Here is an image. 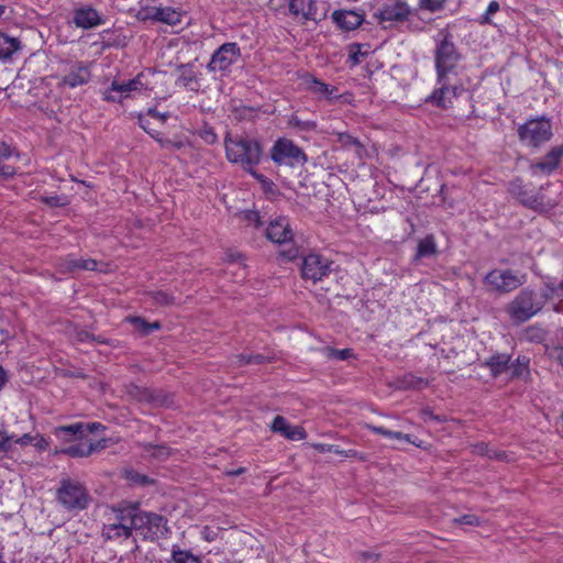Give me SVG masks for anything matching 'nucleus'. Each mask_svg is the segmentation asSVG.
<instances>
[{"mask_svg": "<svg viewBox=\"0 0 563 563\" xmlns=\"http://www.w3.org/2000/svg\"><path fill=\"white\" fill-rule=\"evenodd\" d=\"M104 430V427L99 422H76L68 426H59L54 429V434L57 439L65 443L78 441L76 444H70L56 453L65 454L70 457H87L96 451L106 448V440L92 442L88 439L89 434Z\"/></svg>", "mask_w": 563, "mask_h": 563, "instance_id": "1", "label": "nucleus"}, {"mask_svg": "<svg viewBox=\"0 0 563 563\" xmlns=\"http://www.w3.org/2000/svg\"><path fill=\"white\" fill-rule=\"evenodd\" d=\"M224 147L228 161L240 165L247 173L261 163L263 148L256 139L227 133Z\"/></svg>", "mask_w": 563, "mask_h": 563, "instance_id": "2", "label": "nucleus"}, {"mask_svg": "<svg viewBox=\"0 0 563 563\" xmlns=\"http://www.w3.org/2000/svg\"><path fill=\"white\" fill-rule=\"evenodd\" d=\"M137 504L112 506L104 514L102 537L106 540L129 539L135 529Z\"/></svg>", "mask_w": 563, "mask_h": 563, "instance_id": "3", "label": "nucleus"}, {"mask_svg": "<svg viewBox=\"0 0 563 563\" xmlns=\"http://www.w3.org/2000/svg\"><path fill=\"white\" fill-rule=\"evenodd\" d=\"M56 499L68 511L82 510L88 506L89 494L80 482L64 477L56 490Z\"/></svg>", "mask_w": 563, "mask_h": 563, "instance_id": "4", "label": "nucleus"}, {"mask_svg": "<svg viewBox=\"0 0 563 563\" xmlns=\"http://www.w3.org/2000/svg\"><path fill=\"white\" fill-rule=\"evenodd\" d=\"M508 190L522 206L538 212H548L556 205L554 200L547 198L540 191L532 194L530 186L519 178L510 181Z\"/></svg>", "mask_w": 563, "mask_h": 563, "instance_id": "5", "label": "nucleus"}, {"mask_svg": "<svg viewBox=\"0 0 563 563\" xmlns=\"http://www.w3.org/2000/svg\"><path fill=\"white\" fill-rule=\"evenodd\" d=\"M483 283L489 291L508 294L526 283V274L512 269H493L485 275Z\"/></svg>", "mask_w": 563, "mask_h": 563, "instance_id": "6", "label": "nucleus"}, {"mask_svg": "<svg viewBox=\"0 0 563 563\" xmlns=\"http://www.w3.org/2000/svg\"><path fill=\"white\" fill-rule=\"evenodd\" d=\"M543 307V301L530 289H522L509 303L507 312L518 321L525 322L537 314Z\"/></svg>", "mask_w": 563, "mask_h": 563, "instance_id": "7", "label": "nucleus"}, {"mask_svg": "<svg viewBox=\"0 0 563 563\" xmlns=\"http://www.w3.org/2000/svg\"><path fill=\"white\" fill-rule=\"evenodd\" d=\"M439 35H442V38L435 48V68L438 77L442 80L444 75H450L455 68L460 55L450 33L442 31Z\"/></svg>", "mask_w": 563, "mask_h": 563, "instance_id": "8", "label": "nucleus"}, {"mask_svg": "<svg viewBox=\"0 0 563 563\" xmlns=\"http://www.w3.org/2000/svg\"><path fill=\"white\" fill-rule=\"evenodd\" d=\"M271 158L277 165L295 166L305 164L307 156L291 140L278 139L271 148Z\"/></svg>", "mask_w": 563, "mask_h": 563, "instance_id": "9", "label": "nucleus"}, {"mask_svg": "<svg viewBox=\"0 0 563 563\" xmlns=\"http://www.w3.org/2000/svg\"><path fill=\"white\" fill-rule=\"evenodd\" d=\"M332 265L333 262L328 257L318 253H309L303 256L301 262V277L316 284L332 273Z\"/></svg>", "mask_w": 563, "mask_h": 563, "instance_id": "10", "label": "nucleus"}, {"mask_svg": "<svg viewBox=\"0 0 563 563\" xmlns=\"http://www.w3.org/2000/svg\"><path fill=\"white\" fill-rule=\"evenodd\" d=\"M134 530L144 539L155 540L164 536L166 519L158 514L141 511L137 507Z\"/></svg>", "mask_w": 563, "mask_h": 563, "instance_id": "11", "label": "nucleus"}, {"mask_svg": "<svg viewBox=\"0 0 563 563\" xmlns=\"http://www.w3.org/2000/svg\"><path fill=\"white\" fill-rule=\"evenodd\" d=\"M518 134L521 142L528 146L538 147L550 140L552 135L551 124L548 120L543 119L530 120L519 126Z\"/></svg>", "mask_w": 563, "mask_h": 563, "instance_id": "12", "label": "nucleus"}, {"mask_svg": "<svg viewBox=\"0 0 563 563\" xmlns=\"http://www.w3.org/2000/svg\"><path fill=\"white\" fill-rule=\"evenodd\" d=\"M140 21H155L168 25H177L181 23L183 14L170 7H144L136 14Z\"/></svg>", "mask_w": 563, "mask_h": 563, "instance_id": "13", "label": "nucleus"}, {"mask_svg": "<svg viewBox=\"0 0 563 563\" xmlns=\"http://www.w3.org/2000/svg\"><path fill=\"white\" fill-rule=\"evenodd\" d=\"M240 55V47L236 43H224L212 54L207 67L210 71H225L238 60Z\"/></svg>", "mask_w": 563, "mask_h": 563, "instance_id": "14", "label": "nucleus"}, {"mask_svg": "<svg viewBox=\"0 0 563 563\" xmlns=\"http://www.w3.org/2000/svg\"><path fill=\"white\" fill-rule=\"evenodd\" d=\"M438 84L439 87L432 92L429 100L444 109L452 104L454 98L465 91L462 86H457L451 81L450 75H444L442 80L438 77Z\"/></svg>", "mask_w": 563, "mask_h": 563, "instance_id": "15", "label": "nucleus"}, {"mask_svg": "<svg viewBox=\"0 0 563 563\" xmlns=\"http://www.w3.org/2000/svg\"><path fill=\"white\" fill-rule=\"evenodd\" d=\"M143 78V74H139L135 78L126 82L112 81L111 87L103 92L104 100L120 102L122 98L128 97L132 91L142 90L145 88Z\"/></svg>", "mask_w": 563, "mask_h": 563, "instance_id": "16", "label": "nucleus"}, {"mask_svg": "<svg viewBox=\"0 0 563 563\" xmlns=\"http://www.w3.org/2000/svg\"><path fill=\"white\" fill-rule=\"evenodd\" d=\"M409 15V7L401 0H386L377 13L380 23L404 22Z\"/></svg>", "mask_w": 563, "mask_h": 563, "instance_id": "17", "label": "nucleus"}, {"mask_svg": "<svg viewBox=\"0 0 563 563\" xmlns=\"http://www.w3.org/2000/svg\"><path fill=\"white\" fill-rule=\"evenodd\" d=\"M266 238L275 244L287 245L292 242V231L289 220L278 217L272 220L265 231Z\"/></svg>", "mask_w": 563, "mask_h": 563, "instance_id": "18", "label": "nucleus"}, {"mask_svg": "<svg viewBox=\"0 0 563 563\" xmlns=\"http://www.w3.org/2000/svg\"><path fill=\"white\" fill-rule=\"evenodd\" d=\"M288 8L290 14L302 22H317L324 18V14L319 13L316 0H289Z\"/></svg>", "mask_w": 563, "mask_h": 563, "instance_id": "19", "label": "nucleus"}, {"mask_svg": "<svg viewBox=\"0 0 563 563\" xmlns=\"http://www.w3.org/2000/svg\"><path fill=\"white\" fill-rule=\"evenodd\" d=\"M271 429L273 432L279 433L291 441L303 440L307 437V432L302 427L290 424L283 416L274 418Z\"/></svg>", "mask_w": 563, "mask_h": 563, "instance_id": "20", "label": "nucleus"}, {"mask_svg": "<svg viewBox=\"0 0 563 563\" xmlns=\"http://www.w3.org/2000/svg\"><path fill=\"white\" fill-rule=\"evenodd\" d=\"M563 155V146L553 147L544 157V159L537 162L530 166L531 174L537 176L539 174L549 175L559 166L560 159Z\"/></svg>", "mask_w": 563, "mask_h": 563, "instance_id": "21", "label": "nucleus"}, {"mask_svg": "<svg viewBox=\"0 0 563 563\" xmlns=\"http://www.w3.org/2000/svg\"><path fill=\"white\" fill-rule=\"evenodd\" d=\"M91 78L90 70L87 65L77 63L71 66L70 70L62 78L60 85L69 88L86 85Z\"/></svg>", "mask_w": 563, "mask_h": 563, "instance_id": "22", "label": "nucleus"}, {"mask_svg": "<svg viewBox=\"0 0 563 563\" xmlns=\"http://www.w3.org/2000/svg\"><path fill=\"white\" fill-rule=\"evenodd\" d=\"M102 264L93 258H75L68 256L60 263V272L74 273L77 271L103 272Z\"/></svg>", "mask_w": 563, "mask_h": 563, "instance_id": "23", "label": "nucleus"}, {"mask_svg": "<svg viewBox=\"0 0 563 563\" xmlns=\"http://www.w3.org/2000/svg\"><path fill=\"white\" fill-rule=\"evenodd\" d=\"M74 23L77 27L88 30L102 24L103 19L96 9L87 5L75 10Z\"/></svg>", "mask_w": 563, "mask_h": 563, "instance_id": "24", "label": "nucleus"}, {"mask_svg": "<svg viewBox=\"0 0 563 563\" xmlns=\"http://www.w3.org/2000/svg\"><path fill=\"white\" fill-rule=\"evenodd\" d=\"M335 24L344 31L357 29L364 21V15L354 10H336L332 13Z\"/></svg>", "mask_w": 563, "mask_h": 563, "instance_id": "25", "label": "nucleus"}, {"mask_svg": "<svg viewBox=\"0 0 563 563\" xmlns=\"http://www.w3.org/2000/svg\"><path fill=\"white\" fill-rule=\"evenodd\" d=\"M12 150L5 143H0V177L8 179L15 175V166L10 163L12 158Z\"/></svg>", "mask_w": 563, "mask_h": 563, "instance_id": "26", "label": "nucleus"}, {"mask_svg": "<svg viewBox=\"0 0 563 563\" xmlns=\"http://www.w3.org/2000/svg\"><path fill=\"white\" fill-rule=\"evenodd\" d=\"M179 76L176 84L187 88L190 91L199 90V82L195 71L189 64L180 65L178 67Z\"/></svg>", "mask_w": 563, "mask_h": 563, "instance_id": "27", "label": "nucleus"}, {"mask_svg": "<svg viewBox=\"0 0 563 563\" xmlns=\"http://www.w3.org/2000/svg\"><path fill=\"white\" fill-rule=\"evenodd\" d=\"M510 363V355L508 354H496L490 356L485 365L490 369L494 377L499 376L503 373L508 372Z\"/></svg>", "mask_w": 563, "mask_h": 563, "instance_id": "28", "label": "nucleus"}, {"mask_svg": "<svg viewBox=\"0 0 563 563\" xmlns=\"http://www.w3.org/2000/svg\"><path fill=\"white\" fill-rule=\"evenodd\" d=\"M21 43L15 37H10L7 34L0 32V60H7L19 51Z\"/></svg>", "mask_w": 563, "mask_h": 563, "instance_id": "29", "label": "nucleus"}, {"mask_svg": "<svg viewBox=\"0 0 563 563\" xmlns=\"http://www.w3.org/2000/svg\"><path fill=\"white\" fill-rule=\"evenodd\" d=\"M336 136V142L341 144V146L345 150L354 148V152L358 158H362L365 147L360 142L358 139L352 136L346 132H336L334 133Z\"/></svg>", "mask_w": 563, "mask_h": 563, "instance_id": "30", "label": "nucleus"}, {"mask_svg": "<svg viewBox=\"0 0 563 563\" xmlns=\"http://www.w3.org/2000/svg\"><path fill=\"white\" fill-rule=\"evenodd\" d=\"M347 49V63H350L351 66H356L361 64L362 60L372 53L369 44L353 43L349 45Z\"/></svg>", "mask_w": 563, "mask_h": 563, "instance_id": "31", "label": "nucleus"}, {"mask_svg": "<svg viewBox=\"0 0 563 563\" xmlns=\"http://www.w3.org/2000/svg\"><path fill=\"white\" fill-rule=\"evenodd\" d=\"M438 253L437 243L433 235H427L418 242L415 258L431 257Z\"/></svg>", "mask_w": 563, "mask_h": 563, "instance_id": "32", "label": "nucleus"}, {"mask_svg": "<svg viewBox=\"0 0 563 563\" xmlns=\"http://www.w3.org/2000/svg\"><path fill=\"white\" fill-rule=\"evenodd\" d=\"M143 452L157 461H165L170 455V449L165 444L142 443Z\"/></svg>", "mask_w": 563, "mask_h": 563, "instance_id": "33", "label": "nucleus"}, {"mask_svg": "<svg viewBox=\"0 0 563 563\" xmlns=\"http://www.w3.org/2000/svg\"><path fill=\"white\" fill-rule=\"evenodd\" d=\"M136 331H139L142 335H148L153 331L161 329V323L155 322H147L145 319L141 317H130L126 319Z\"/></svg>", "mask_w": 563, "mask_h": 563, "instance_id": "34", "label": "nucleus"}, {"mask_svg": "<svg viewBox=\"0 0 563 563\" xmlns=\"http://www.w3.org/2000/svg\"><path fill=\"white\" fill-rule=\"evenodd\" d=\"M510 378H518L529 373V358L526 356L518 357L515 362L509 363L508 367Z\"/></svg>", "mask_w": 563, "mask_h": 563, "instance_id": "35", "label": "nucleus"}, {"mask_svg": "<svg viewBox=\"0 0 563 563\" xmlns=\"http://www.w3.org/2000/svg\"><path fill=\"white\" fill-rule=\"evenodd\" d=\"M365 428L371 430L372 432H374L376 434H380V435H384L386 438H391V439H396V440H404V441L413 443V441H411L409 434H406V433H402V432H399V431H391V430H388L386 428L377 427V426H374V424H371V423H366Z\"/></svg>", "mask_w": 563, "mask_h": 563, "instance_id": "36", "label": "nucleus"}, {"mask_svg": "<svg viewBox=\"0 0 563 563\" xmlns=\"http://www.w3.org/2000/svg\"><path fill=\"white\" fill-rule=\"evenodd\" d=\"M307 88L313 93L322 95V96H331L334 91L333 88H330L329 85L318 80L317 78H309L307 81Z\"/></svg>", "mask_w": 563, "mask_h": 563, "instance_id": "37", "label": "nucleus"}, {"mask_svg": "<svg viewBox=\"0 0 563 563\" xmlns=\"http://www.w3.org/2000/svg\"><path fill=\"white\" fill-rule=\"evenodd\" d=\"M545 332L539 327H528L522 333V340L540 343L544 340Z\"/></svg>", "mask_w": 563, "mask_h": 563, "instance_id": "38", "label": "nucleus"}, {"mask_svg": "<svg viewBox=\"0 0 563 563\" xmlns=\"http://www.w3.org/2000/svg\"><path fill=\"white\" fill-rule=\"evenodd\" d=\"M324 354L328 358L345 361L353 356V350L352 349L336 350L333 347H325Z\"/></svg>", "mask_w": 563, "mask_h": 563, "instance_id": "39", "label": "nucleus"}, {"mask_svg": "<svg viewBox=\"0 0 563 563\" xmlns=\"http://www.w3.org/2000/svg\"><path fill=\"white\" fill-rule=\"evenodd\" d=\"M152 300L161 306H169L174 303V297L166 291L157 290L148 294Z\"/></svg>", "mask_w": 563, "mask_h": 563, "instance_id": "40", "label": "nucleus"}, {"mask_svg": "<svg viewBox=\"0 0 563 563\" xmlns=\"http://www.w3.org/2000/svg\"><path fill=\"white\" fill-rule=\"evenodd\" d=\"M402 385L406 388L419 389L428 385V382L421 377H417L412 374H408L402 379Z\"/></svg>", "mask_w": 563, "mask_h": 563, "instance_id": "41", "label": "nucleus"}, {"mask_svg": "<svg viewBox=\"0 0 563 563\" xmlns=\"http://www.w3.org/2000/svg\"><path fill=\"white\" fill-rule=\"evenodd\" d=\"M198 135L206 144L212 145L218 142V135L212 126L205 125Z\"/></svg>", "mask_w": 563, "mask_h": 563, "instance_id": "42", "label": "nucleus"}, {"mask_svg": "<svg viewBox=\"0 0 563 563\" xmlns=\"http://www.w3.org/2000/svg\"><path fill=\"white\" fill-rule=\"evenodd\" d=\"M289 125L292 128H297L301 131H312L317 128L316 122L313 121H302L297 115H291L289 119Z\"/></svg>", "mask_w": 563, "mask_h": 563, "instance_id": "43", "label": "nucleus"}, {"mask_svg": "<svg viewBox=\"0 0 563 563\" xmlns=\"http://www.w3.org/2000/svg\"><path fill=\"white\" fill-rule=\"evenodd\" d=\"M174 563H200L198 558L186 551H173Z\"/></svg>", "mask_w": 563, "mask_h": 563, "instance_id": "44", "label": "nucleus"}, {"mask_svg": "<svg viewBox=\"0 0 563 563\" xmlns=\"http://www.w3.org/2000/svg\"><path fill=\"white\" fill-rule=\"evenodd\" d=\"M151 136L157 142L159 143V145L164 148H170V147H176V148H180L183 146V143L180 142H173L172 140L169 139H165L162 136V134L157 131H155L154 133H151Z\"/></svg>", "mask_w": 563, "mask_h": 563, "instance_id": "45", "label": "nucleus"}, {"mask_svg": "<svg viewBox=\"0 0 563 563\" xmlns=\"http://www.w3.org/2000/svg\"><path fill=\"white\" fill-rule=\"evenodd\" d=\"M499 3L497 1H492L487 9H486V12L479 18V23L481 24H489L490 23V16L493 14H495L496 12L499 11Z\"/></svg>", "mask_w": 563, "mask_h": 563, "instance_id": "46", "label": "nucleus"}, {"mask_svg": "<svg viewBox=\"0 0 563 563\" xmlns=\"http://www.w3.org/2000/svg\"><path fill=\"white\" fill-rule=\"evenodd\" d=\"M453 523L465 525V526H479V519L473 514L463 515L459 518H454Z\"/></svg>", "mask_w": 563, "mask_h": 563, "instance_id": "47", "label": "nucleus"}, {"mask_svg": "<svg viewBox=\"0 0 563 563\" xmlns=\"http://www.w3.org/2000/svg\"><path fill=\"white\" fill-rule=\"evenodd\" d=\"M313 449L319 453H334L338 455L342 454L340 446L334 444L316 443L313 444Z\"/></svg>", "mask_w": 563, "mask_h": 563, "instance_id": "48", "label": "nucleus"}, {"mask_svg": "<svg viewBox=\"0 0 563 563\" xmlns=\"http://www.w3.org/2000/svg\"><path fill=\"white\" fill-rule=\"evenodd\" d=\"M252 177H254L257 181L261 183L263 189L265 191H269L272 190V188L274 187V183L272 180H269L266 176H264L263 174H260L257 173L255 169L252 170L251 173H249Z\"/></svg>", "mask_w": 563, "mask_h": 563, "instance_id": "49", "label": "nucleus"}, {"mask_svg": "<svg viewBox=\"0 0 563 563\" xmlns=\"http://www.w3.org/2000/svg\"><path fill=\"white\" fill-rule=\"evenodd\" d=\"M130 394L134 397H136L139 400H152V395L148 390L142 389L139 386H131Z\"/></svg>", "mask_w": 563, "mask_h": 563, "instance_id": "50", "label": "nucleus"}, {"mask_svg": "<svg viewBox=\"0 0 563 563\" xmlns=\"http://www.w3.org/2000/svg\"><path fill=\"white\" fill-rule=\"evenodd\" d=\"M420 416H421L423 421L432 420V421H435V422H439V423L445 421V419L443 417L434 415L433 411L430 408H423L420 411Z\"/></svg>", "mask_w": 563, "mask_h": 563, "instance_id": "51", "label": "nucleus"}, {"mask_svg": "<svg viewBox=\"0 0 563 563\" xmlns=\"http://www.w3.org/2000/svg\"><path fill=\"white\" fill-rule=\"evenodd\" d=\"M43 201L51 207H62L66 205V199L60 196L44 197Z\"/></svg>", "mask_w": 563, "mask_h": 563, "instance_id": "52", "label": "nucleus"}, {"mask_svg": "<svg viewBox=\"0 0 563 563\" xmlns=\"http://www.w3.org/2000/svg\"><path fill=\"white\" fill-rule=\"evenodd\" d=\"M128 478L131 482L139 484V485H146V484L151 483V479L147 476L141 475V474L134 473V472H129Z\"/></svg>", "mask_w": 563, "mask_h": 563, "instance_id": "53", "label": "nucleus"}, {"mask_svg": "<svg viewBox=\"0 0 563 563\" xmlns=\"http://www.w3.org/2000/svg\"><path fill=\"white\" fill-rule=\"evenodd\" d=\"M445 0H421V7L430 11L439 10Z\"/></svg>", "mask_w": 563, "mask_h": 563, "instance_id": "54", "label": "nucleus"}, {"mask_svg": "<svg viewBox=\"0 0 563 563\" xmlns=\"http://www.w3.org/2000/svg\"><path fill=\"white\" fill-rule=\"evenodd\" d=\"M245 219L255 225V228H260L263 225V221L261 219V216L257 211H247L245 213Z\"/></svg>", "mask_w": 563, "mask_h": 563, "instance_id": "55", "label": "nucleus"}, {"mask_svg": "<svg viewBox=\"0 0 563 563\" xmlns=\"http://www.w3.org/2000/svg\"><path fill=\"white\" fill-rule=\"evenodd\" d=\"M33 445L38 449L40 451H45L48 449L49 443L48 441L41 434L34 435L33 439Z\"/></svg>", "mask_w": 563, "mask_h": 563, "instance_id": "56", "label": "nucleus"}, {"mask_svg": "<svg viewBox=\"0 0 563 563\" xmlns=\"http://www.w3.org/2000/svg\"><path fill=\"white\" fill-rule=\"evenodd\" d=\"M12 437L0 432V452H8L11 449Z\"/></svg>", "mask_w": 563, "mask_h": 563, "instance_id": "57", "label": "nucleus"}, {"mask_svg": "<svg viewBox=\"0 0 563 563\" xmlns=\"http://www.w3.org/2000/svg\"><path fill=\"white\" fill-rule=\"evenodd\" d=\"M473 453L481 456H486V454H489V446L484 442L476 443L473 445Z\"/></svg>", "mask_w": 563, "mask_h": 563, "instance_id": "58", "label": "nucleus"}, {"mask_svg": "<svg viewBox=\"0 0 563 563\" xmlns=\"http://www.w3.org/2000/svg\"><path fill=\"white\" fill-rule=\"evenodd\" d=\"M342 454L340 456L346 457V459H357V460H365V455L356 450H342Z\"/></svg>", "mask_w": 563, "mask_h": 563, "instance_id": "59", "label": "nucleus"}, {"mask_svg": "<svg viewBox=\"0 0 563 563\" xmlns=\"http://www.w3.org/2000/svg\"><path fill=\"white\" fill-rule=\"evenodd\" d=\"M271 361L272 357L265 356L263 354H249V362H252V364H264Z\"/></svg>", "mask_w": 563, "mask_h": 563, "instance_id": "60", "label": "nucleus"}, {"mask_svg": "<svg viewBox=\"0 0 563 563\" xmlns=\"http://www.w3.org/2000/svg\"><path fill=\"white\" fill-rule=\"evenodd\" d=\"M232 364L235 366H243L252 364V362H249V354H239L234 356Z\"/></svg>", "mask_w": 563, "mask_h": 563, "instance_id": "61", "label": "nucleus"}, {"mask_svg": "<svg viewBox=\"0 0 563 563\" xmlns=\"http://www.w3.org/2000/svg\"><path fill=\"white\" fill-rule=\"evenodd\" d=\"M358 555L363 562H367L369 560H377L379 558V554L373 551H363L360 552Z\"/></svg>", "mask_w": 563, "mask_h": 563, "instance_id": "62", "label": "nucleus"}, {"mask_svg": "<svg viewBox=\"0 0 563 563\" xmlns=\"http://www.w3.org/2000/svg\"><path fill=\"white\" fill-rule=\"evenodd\" d=\"M486 457H488L490 460H504L506 457V453L489 448V454H486Z\"/></svg>", "mask_w": 563, "mask_h": 563, "instance_id": "63", "label": "nucleus"}, {"mask_svg": "<svg viewBox=\"0 0 563 563\" xmlns=\"http://www.w3.org/2000/svg\"><path fill=\"white\" fill-rule=\"evenodd\" d=\"M280 254L286 257L288 261H291L297 257L298 251L295 247H289L285 251H282Z\"/></svg>", "mask_w": 563, "mask_h": 563, "instance_id": "64", "label": "nucleus"}]
</instances>
